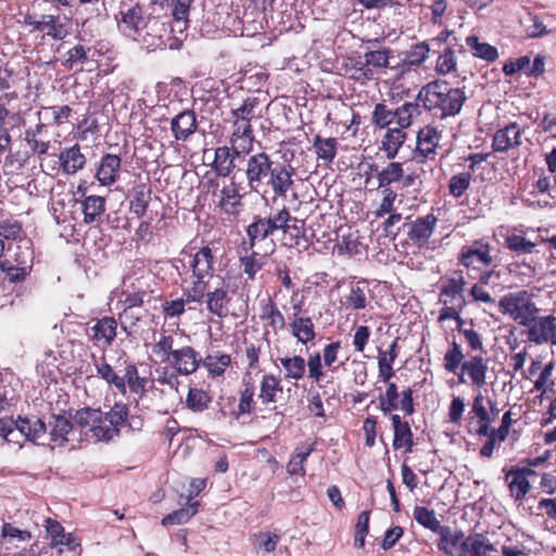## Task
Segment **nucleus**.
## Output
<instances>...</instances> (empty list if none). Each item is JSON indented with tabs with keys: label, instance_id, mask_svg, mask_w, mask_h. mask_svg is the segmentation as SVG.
Returning a JSON list of instances; mask_svg holds the SVG:
<instances>
[{
	"label": "nucleus",
	"instance_id": "1",
	"mask_svg": "<svg viewBox=\"0 0 556 556\" xmlns=\"http://www.w3.org/2000/svg\"><path fill=\"white\" fill-rule=\"evenodd\" d=\"M91 358L97 377L122 395H125L128 390L130 394L141 400L153 387L150 376H140L136 363L129 358L123 361L119 358L116 366H112L104 354L100 357L91 354Z\"/></svg>",
	"mask_w": 556,
	"mask_h": 556
},
{
	"label": "nucleus",
	"instance_id": "2",
	"mask_svg": "<svg viewBox=\"0 0 556 556\" xmlns=\"http://www.w3.org/2000/svg\"><path fill=\"white\" fill-rule=\"evenodd\" d=\"M416 100L433 116L444 119L460 113L467 96L464 89L437 79L421 87Z\"/></svg>",
	"mask_w": 556,
	"mask_h": 556
},
{
	"label": "nucleus",
	"instance_id": "3",
	"mask_svg": "<svg viewBox=\"0 0 556 556\" xmlns=\"http://www.w3.org/2000/svg\"><path fill=\"white\" fill-rule=\"evenodd\" d=\"M189 253L188 269L190 270V287L193 293L204 289L205 283L215 276L218 270L224 251L218 241H206Z\"/></svg>",
	"mask_w": 556,
	"mask_h": 556
},
{
	"label": "nucleus",
	"instance_id": "4",
	"mask_svg": "<svg viewBox=\"0 0 556 556\" xmlns=\"http://www.w3.org/2000/svg\"><path fill=\"white\" fill-rule=\"evenodd\" d=\"M227 181L219 184L218 178H211L207 180V190L212 197L216 199L215 205L220 213L237 217L243 208V192L242 184L236 180V176L228 177Z\"/></svg>",
	"mask_w": 556,
	"mask_h": 556
},
{
	"label": "nucleus",
	"instance_id": "5",
	"mask_svg": "<svg viewBox=\"0 0 556 556\" xmlns=\"http://www.w3.org/2000/svg\"><path fill=\"white\" fill-rule=\"evenodd\" d=\"M185 38L186 34H178L175 24L168 23L159 16H151L138 41L153 50H178Z\"/></svg>",
	"mask_w": 556,
	"mask_h": 556
},
{
	"label": "nucleus",
	"instance_id": "6",
	"mask_svg": "<svg viewBox=\"0 0 556 556\" xmlns=\"http://www.w3.org/2000/svg\"><path fill=\"white\" fill-rule=\"evenodd\" d=\"M498 308L503 315L509 316L520 326H530L539 314V308L533 302V294L527 290L510 292L498 301Z\"/></svg>",
	"mask_w": 556,
	"mask_h": 556
},
{
	"label": "nucleus",
	"instance_id": "7",
	"mask_svg": "<svg viewBox=\"0 0 556 556\" xmlns=\"http://www.w3.org/2000/svg\"><path fill=\"white\" fill-rule=\"evenodd\" d=\"M150 17L151 15H146L144 7L139 1L119 0L115 21L123 35L134 40H139Z\"/></svg>",
	"mask_w": 556,
	"mask_h": 556
},
{
	"label": "nucleus",
	"instance_id": "8",
	"mask_svg": "<svg viewBox=\"0 0 556 556\" xmlns=\"http://www.w3.org/2000/svg\"><path fill=\"white\" fill-rule=\"evenodd\" d=\"M492 249L489 239H476L470 244L462 247L457 254V263L464 268V271L466 270L469 278L476 279L473 274L489 268L493 264Z\"/></svg>",
	"mask_w": 556,
	"mask_h": 556
},
{
	"label": "nucleus",
	"instance_id": "9",
	"mask_svg": "<svg viewBox=\"0 0 556 556\" xmlns=\"http://www.w3.org/2000/svg\"><path fill=\"white\" fill-rule=\"evenodd\" d=\"M75 424L88 428L97 442L109 443L119 437L118 431L104 418L101 408L84 407L76 410Z\"/></svg>",
	"mask_w": 556,
	"mask_h": 556
},
{
	"label": "nucleus",
	"instance_id": "10",
	"mask_svg": "<svg viewBox=\"0 0 556 556\" xmlns=\"http://www.w3.org/2000/svg\"><path fill=\"white\" fill-rule=\"evenodd\" d=\"M413 394L414 391L410 387L399 392L396 383H389L384 393L378 396L379 409L389 417L396 414V410H401L404 416H412L416 412Z\"/></svg>",
	"mask_w": 556,
	"mask_h": 556
},
{
	"label": "nucleus",
	"instance_id": "11",
	"mask_svg": "<svg viewBox=\"0 0 556 556\" xmlns=\"http://www.w3.org/2000/svg\"><path fill=\"white\" fill-rule=\"evenodd\" d=\"M239 399L236 404V397L229 396L227 401L231 404V409L227 410L226 406H220V413L224 417L239 420L243 416H250L255 413L257 392L256 386L251 377L243 376L241 388L238 392Z\"/></svg>",
	"mask_w": 556,
	"mask_h": 556
},
{
	"label": "nucleus",
	"instance_id": "12",
	"mask_svg": "<svg viewBox=\"0 0 556 556\" xmlns=\"http://www.w3.org/2000/svg\"><path fill=\"white\" fill-rule=\"evenodd\" d=\"M210 282L205 283L204 289H200L195 294L192 292L191 299L195 300V303H205L206 309L213 316L220 319L226 318L230 315V304L232 296L229 290L222 286L216 287L213 290L208 289Z\"/></svg>",
	"mask_w": 556,
	"mask_h": 556
},
{
	"label": "nucleus",
	"instance_id": "13",
	"mask_svg": "<svg viewBox=\"0 0 556 556\" xmlns=\"http://www.w3.org/2000/svg\"><path fill=\"white\" fill-rule=\"evenodd\" d=\"M244 175L249 188L252 191L258 192L267 180V176L271 173V167L275 162L270 155L265 151L250 153L245 157Z\"/></svg>",
	"mask_w": 556,
	"mask_h": 556
},
{
	"label": "nucleus",
	"instance_id": "14",
	"mask_svg": "<svg viewBox=\"0 0 556 556\" xmlns=\"http://www.w3.org/2000/svg\"><path fill=\"white\" fill-rule=\"evenodd\" d=\"M229 146L217 147L214 151V160L211 164L212 169L215 172L217 177L227 178L230 177L236 168V160L244 159L250 154L249 151L240 148L232 141H229Z\"/></svg>",
	"mask_w": 556,
	"mask_h": 556
},
{
	"label": "nucleus",
	"instance_id": "15",
	"mask_svg": "<svg viewBox=\"0 0 556 556\" xmlns=\"http://www.w3.org/2000/svg\"><path fill=\"white\" fill-rule=\"evenodd\" d=\"M466 285L467 281L464 269L453 270L451 275L442 278L439 302L443 305L457 303V305H459V309H463L466 304L464 299Z\"/></svg>",
	"mask_w": 556,
	"mask_h": 556
},
{
	"label": "nucleus",
	"instance_id": "16",
	"mask_svg": "<svg viewBox=\"0 0 556 556\" xmlns=\"http://www.w3.org/2000/svg\"><path fill=\"white\" fill-rule=\"evenodd\" d=\"M91 323L93 325L87 329V336L93 346L103 349L112 346L117 336V319L114 316H103L92 319Z\"/></svg>",
	"mask_w": 556,
	"mask_h": 556
},
{
	"label": "nucleus",
	"instance_id": "17",
	"mask_svg": "<svg viewBox=\"0 0 556 556\" xmlns=\"http://www.w3.org/2000/svg\"><path fill=\"white\" fill-rule=\"evenodd\" d=\"M505 482L507 484L509 495L515 502H522L531 490L529 476L535 475L530 467L513 466L505 470Z\"/></svg>",
	"mask_w": 556,
	"mask_h": 556
},
{
	"label": "nucleus",
	"instance_id": "18",
	"mask_svg": "<svg viewBox=\"0 0 556 556\" xmlns=\"http://www.w3.org/2000/svg\"><path fill=\"white\" fill-rule=\"evenodd\" d=\"M295 174V168L290 163L275 162L264 186L270 188L276 197L285 198L293 188Z\"/></svg>",
	"mask_w": 556,
	"mask_h": 556
},
{
	"label": "nucleus",
	"instance_id": "19",
	"mask_svg": "<svg viewBox=\"0 0 556 556\" xmlns=\"http://www.w3.org/2000/svg\"><path fill=\"white\" fill-rule=\"evenodd\" d=\"M523 130L517 122H509L498 128L492 137V149L496 153H507L522 144Z\"/></svg>",
	"mask_w": 556,
	"mask_h": 556
},
{
	"label": "nucleus",
	"instance_id": "20",
	"mask_svg": "<svg viewBox=\"0 0 556 556\" xmlns=\"http://www.w3.org/2000/svg\"><path fill=\"white\" fill-rule=\"evenodd\" d=\"M257 401L265 408H276V403L283 393L282 379L273 372L262 375L256 387Z\"/></svg>",
	"mask_w": 556,
	"mask_h": 556
},
{
	"label": "nucleus",
	"instance_id": "21",
	"mask_svg": "<svg viewBox=\"0 0 556 556\" xmlns=\"http://www.w3.org/2000/svg\"><path fill=\"white\" fill-rule=\"evenodd\" d=\"M493 417L484 406V396L481 392L475 395L468 418V432L477 437L489 434Z\"/></svg>",
	"mask_w": 556,
	"mask_h": 556
},
{
	"label": "nucleus",
	"instance_id": "22",
	"mask_svg": "<svg viewBox=\"0 0 556 556\" xmlns=\"http://www.w3.org/2000/svg\"><path fill=\"white\" fill-rule=\"evenodd\" d=\"M200 353L191 345L177 348L168 359V364L181 376L194 374L201 365Z\"/></svg>",
	"mask_w": 556,
	"mask_h": 556
},
{
	"label": "nucleus",
	"instance_id": "23",
	"mask_svg": "<svg viewBox=\"0 0 556 556\" xmlns=\"http://www.w3.org/2000/svg\"><path fill=\"white\" fill-rule=\"evenodd\" d=\"M438 224V217L430 213L422 217H417L409 224L407 237L412 243L419 248H426L429 245V240L434 232Z\"/></svg>",
	"mask_w": 556,
	"mask_h": 556
},
{
	"label": "nucleus",
	"instance_id": "24",
	"mask_svg": "<svg viewBox=\"0 0 556 556\" xmlns=\"http://www.w3.org/2000/svg\"><path fill=\"white\" fill-rule=\"evenodd\" d=\"M258 309V317L266 329H270L275 334H277L286 328V317L279 309L277 303L270 296L260 300Z\"/></svg>",
	"mask_w": 556,
	"mask_h": 556
},
{
	"label": "nucleus",
	"instance_id": "25",
	"mask_svg": "<svg viewBox=\"0 0 556 556\" xmlns=\"http://www.w3.org/2000/svg\"><path fill=\"white\" fill-rule=\"evenodd\" d=\"M389 419L393 431V448L395 451L404 450L405 453H412L415 442L409 422L399 414L391 415Z\"/></svg>",
	"mask_w": 556,
	"mask_h": 556
},
{
	"label": "nucleus",
	"instance_id": "26",
	"mask_svg": "<svg viewBox=\"0 0 556 556\" xmlns=\"http://www.w3.org/2000/svg\"><path fill=\"white\" fill-rule=\"evenodd\" d=\"M441 132L435 126L427 125L420 128L416 136L415 156L424 159H432L437 154Z\"/></svg>",
	"mask_w": 556,
	"mask_h": 556
},
{
	"label": "nucleus",
	"instance_id": "27",
	"mask_svg": "<svg viewBox=\"0 0 556 556\" xmlns=\"http://www.w3.org/2000/svg\"><path fill=\"white\" fill-rule=\"evenodd\" d=\"M462 530H452L448 526H444V529L439 534L437 542L438 549L445 556H463L465 553L464 542H466Z\"/></svg>",
	"mask_w": 556,
	"mask_h": 556
},
{
	"label": "nucleus",
	"instance_id": "28",
	"mask_svg": "<svg viewBox=\"0 0 556 556\" xmlns=\"http://www.w3.org/2000/svg\"><path fill=\"white\" fill-rule=\"evenodd\" d=\"M122 159L114 153H105L101 156L96 170V178L103 187L114 185L119 178Z\"/></svg>",
	"mask_w": 556,
	"mask_h": 556
},
{
	"label": "nucleus",
	"instance_id": "29",
	"mask_svg": "<svg viewBox=\"0 0 556 556\" xmlns=\"http://www.w3.org/2000/svg\"><path fill=\"white\" fill-rule=\"evenodd\" d=\"M528 327V338L535 344H542L552 342L556 330V317L554 315H547L539 317L535 315V319Z\"/></svg>",
	"mask_w": 556,
	"mask_h": 556
},
{
	"label": "nucleus",
	"instance_id": "30",
	"mask_svg": "<svg viewBox=\"0 0 556 556\" xmlns=\"http://www.w3.org/2000/svg\"><path fill=\"white\" fill-rule=\"evenodd\" d=\"M37 31H46L53 40H64L71 34V18L53 14H43L41 24H37Z\"/></svg>",
	"mask_w": 556,
	"mask_h": 556
},
{
	"label": "nucleus",
	"instance_id": "31",
	"mask_svg": "<svg viewBox=\"0 0 556 556\" xmlns=\"http://www.w3.org/2000/svg\"><path fill=\"white\" fill-rule=\"evenodd\" d=\"M462 376L459 382H464V375H467L471 384L478 389H481L486 383L488 372V361L482 354L470 356L469 359L465 361L462 366Z\"/></svg>",
	"mask_w": 556,
	"mask_h": 556
},
{
	"label": "nucleus",
	"instance_id": "32",
	"mask_svg": "<svg viewBox=\"0 0 556 556\" xmlns=\"http://www.w3.org/2000/svg\"><path fill=\"white\" fill-rule=\"evenodd\" d=\"M197 129V116L192 110H184L170 121V131L177 141H187Z\"/></svg>",
	"mask_w": 556,
	"mask_h": 556
},
{
	"label": "nucleus",
	"instance_id": "33",
	"mask_svg": "<svg viewBox=\"0 0 556 556\" xmlns=\"http://www.w3.org/2000/svg\"><path fill=\"white\" fill-rule=\"evenodd\" d=\"M152 188L147 182H140L131 188L129 195V212L136 218H143L150 206Z\"/></svg>",
	"mask_w": 556,
	"mask_h": 556
},
{
	"label": "nucleus",
	"instance_id": "34",
	"mask_svg": "<svg viewBox=\"0 0 556 556\" xmlns=\"http://www.w3.org/2000/svg\"><path fill=\"white\" fill-rule=\"evenodd\" d=\"M50 443L52 447H63L70 442V433L74 429L72 420L64 415H52L49 421Z\"/></svg>",
	"mask_w": 556,
	"mask_h": 556
},
{
	"label": "nucleus",
	"instance_id": "35",
	"mask_svg": "<svg viewBox=\"0 0 556 556\" xmlns=\"http://www.w3.org/2000/svg\"><path fill=\"white\" fill-rule=\"evenodd\" d=\"M59 162L64 174L73 175L85 167L87 159L81 152L80 146L75 143L61 150Z\"/></svg>",
	"mask_w": 556,
	"mask_h": 556
},
{
	"label": "nucleus",
	"instance_id": "36",
	"mask_svg": "<svg viewBox=\"0 0 556 556\" xmlns=\"http://www.w3.org/2000/svg\"><path fill=\"white\" fill-rule=\"evenodd\" d=\"M47 125L39 122L35 127H29L24 132V141L34 155L40 160L48 153L51 141L42 138Z\"/></svg>",
	"mask_w": 556,
	"mask_h": 556
},
{
	"label": "nucleus",
	"instance_id": "37",
	"mask_svg": "<svg viewBox=\"0 0 556 556\" xmlns=\"http://www.w3.org/2000/svg\"><path fill=\"white\" fill-rule=\"evenodd\" d=\"M16 432L24 435L30 442L37 443L47 433V426L43 420L36 416H18L16 419Z\"/></svg>",
	"mask_w": 556,
	"mask_h": 556
},
{
	"label": "nucleus",
	"instance_id": "38",
	"mask_svg": "<svg viewBox=\"0 0 556 556\" xmlns=\"http://www.w3.org/2000/svg\"><path fill=\"white\" fill-rule=\"evenodd\" d=\"M465 553L463 556H497V548L483 533H471L464 542Z\"/></svg>",
	"mask_w": 556,
	"mask_h": 556
},
{
	"label": "nucleus",
	"instance_id": "39",
	"mask_svg": "<svg viewBox=\"0 0 556 556\" xmlns=\"http://www.w3.org/2000/svg\"><path fill=\"white\" fill-rule=\"evenodd\" d=\"M407 139V134L399 127H389L381 138L379 149L384 152L388 160L396 157L400 149Z\"/></svg>",
	"mask_w": 556,
	"mask_h": 556
},
{
	"label": "nucleus",
	"instance_id": "40",
	"mask_svg": "<svg viewBox=\"0 0 556 556\" xmlns=\"http://www.w3.org/2000/svg\"><path fill=\"white\" fill-rule=\"evenodd\" d=\"M232 131L229 136V141L235 142L250 153L253 151L255 136L252 127V122L240 121L231 118Z\"/></svg>",
	"mask_w": 556,
	"mask_h": 556
},
{
	"label": "nucleus",
	"instance_id": "41",
	"mask_svg": "<svg viewBox=\"0 0 556 556\" xmlns=\"http://www.w3.org/2000/svg\"><path fill=\"white\" fill-rule=\"evenodd\" d=\"M556 185V177L547 175L543 169L539 174L538 179L532 184V195H544V199L538 200L540 207H552L556 204V197L552 195L551 189Z\"/></svg>",
	"mask_w": 556,
	"mask_h": 556
},
{
	"label": "nucleus",
	"instance_id": "42",
	"mask_svg": "<svg viewBox=\"0 0 556 556\" xmlns=\"http://www.w3.org/2000/svg\"><path fill=\"white\" fill-rule=\"evenodd\" d=\"M291 334L301 344L313 343L316 339V329L313 319L308 316H296L289 324Z\"/></svg>",
	"mask_w": 556,
	"mask_h": 556
},
{
	"label": "nucleus",
	"instance_id": "43",
	"mask_svg": "<svg viewBox=\"0 0 556 556\" xmlns=\"http://www.w3.org/2000/svg\"><path fill=\"white\" fill-rule=\"evenodd\" d=\"M368 287L365 280L351 282L350 291L344 295L342 306L350 311H362L365 309L368 304L367 298Z\"/></svg>",
	"mask_w": 556,
	"mask_h": 556
},
{
	"label": "nucleus",
	"instance_id": "44",
	"mask_svg": "<svg viewBox=\"0 0 556 556\" xmlns=\"http://www.w3.org/2000/svg\"><path fill=\"white\" fill-rule=\"evenodd\" d=\"M283 245L295 248L298 250H307L311 240L306 237L305 220L295 217V222L289 225L285 236H282Z\"/></svg>",
	"mask_w": 556,
	"mask_h": 556
},
{
	"label": "nucleus",
	"instance_id": "45",
	"mask_svg": "<svg viewBox=\"0 0 556 556\" xmlns=\"http://www.w3.org/2000/svg\"><path fill=\"white\" fill-rule=\"evenodd\" d=\"M15 262L16 264L9 260L0 261V270L4 274L3 280L10 283L23 282L30 274L31 266L26 260L16 256Z\"/></svg>",
	"mask_w": 556,
	"mask_h": 556
},
{
	"label": "nucleus",
	"instance_id": "46",
	"mask_svg": "<svg viewBox=\"0 0 556 556\" xmlns=\"http://www.w3.org/2000/svg\"><path fill=\"white\" fill-rule=\"evenodd\" d=\"M201 364L206 369L210 378H219L224 376L226 370L231 366V355L217 351L207 354L202 358Z\"/></svg>",
	"mask_w": 556,
	"mask_h": 556
},
{
	"label": "nucleus",
	"instance_id": "47",
	"mask_svg": "<svg viewBox=\"0 0 556 556\" xmlns=\"http://www.w3.org/2000/svg\"><path fill=\"white\" fill-rule=\"evenodd\" d=\"M312 143L317 160L323 161L325 165L332 164L338 153L339 142L337 138H324L317 134L314 136Z\"/></svg>",
	"mask_w": 556,
	"mask_h": 556
},
{
	"label": "nucleus",
	"instance_id": "48",
	"mask_svg": "<svg viewBox=\"0 0 556 556\" xmlns=\"http://www.w3.org/2000/svg\"><path fill=\"white\" fill-rule=\"evenodd\" d=\"M192 287L184 289L182 296L175 300L163 301L161 308L165 319H179L186 312V305L189 303H195V300L191 299Z\"/></svg>",
	"mask_w": 556,
	"mask_h": 556
},
{
	"label": "nucleus",
	"instance_id": "49",
	"mask_svg": "<svg viewBox=\"0 0 556 556\" xmlns=\"http://www.w3.org/2000/svg\"><path fill=\"white\" fill-rule=\"evenodd\" d=\"M167 5L172 10L173 21L177 27V33L180 35L186 34L189 27V13L191 4L194 0H166Z\"/></svg>",
	"mask_w": 556,
	"mask_h": 556
},
{
	"label": "nucleus",
	"instance_id": "50",
	"mask_svg": "<svg viewBox=\"0 0 556 556\" xmlns=\"http://www.w3.org/2000/svg\"><path fill=\"white\" fill-rule=\"evenodd\" d=\"M106 208V199L101 195H87L81 201L84 223L89 225L99 220Z\"/></svg>",
	"mask_w": 556,
	"mask_h": 556
},
{
	"label": "nucleus",
	"instance_id": "51",
	"mask_svg": "<svg viewBox=\"0 0 556 556\" xmlns=\"http://www.w3.org/2000/svg\"><path fill=\"white\" fill-rule=\"evenodd\" d=\"M314 450L315 442L308 444L307 446H298L291 454V457L287 464V472L290 476L304 477L306 475L305 463Z\"/></svg>",
	"mask_w": 556,
	"mask_h": 556
},
{
	"label": "nucleus",
	"instance_id": "52",
	"mask_svg": "<svg viewBox=\"0 0 556 556\" xmlns=\"http://www.w3.org/2000/svg\"><path fill=\"white\" fill-rule=\"evenodd\" d=\"M213 402V396L208 391L198 387H189L186 396V407L192 413L199 414L207 410Z\"/></svg>",
	"mask_w": 556,
	"mask_h": 556
},
{
	"label": "nucleus",
	"instance_id": "53",
	"mask_svg": "<svg viewBox=\"0 0 556 556\" xmlns=\"http://www.w3.org/2000/svg\"><path fill=\"white\" fill-rule=\"evenodd\" d=\"M279 362L286 380L300 381L305 377L306 361L301 355L280 357Z\"/></svg>",
	"mask_w": 556,
	"mask_h": 556
},
{
	"label": "nucleus",
	"instance_id": "54",
	"mask_svg": "<svg viewBox=\"0 0 556 556\" xmlns=\"http://www.w3.org/2000/svg\"><path fill=\"white\" fill-rule=\"evenodd\" d=\"M420 102H404L393 110L394 122L399 128L407 129L412 126L413 119L421 114Z\"/></svg>",
	"mask_w": 556,
	"mask_h": 556
},
{
	"label": "nucleus",
	"instance_id": "55",
	"mask_svg": "<svg viewBox=\"0 0 556 556\" xmlns=\"http://www.w3.org/2000/svg\"><path fill=\"white\" fill-rule=\"evenodd\" d=\"M25 236L23 224L13 215H4L0 212V238L5 240H22Z\"/></svg>",
	"mask_w": 556,
	"mask_h": 556
},
{
	"label": "nucleus",
	"instance_id": "56",
	"mask_svg": "<svg viewBox=\"0 0 556 556\" xmlns=\"http://www.w3.org/2000/svg\"><path fill=\"white\" fill-rule=\"evenodd\" d=\"M466 46L470 49L475 58L482 59L486 62H494L498 58L496 47L486 42H480L479 37L476 35L466 38Z\"/></svg>",
	"mask_w": 556,
	"mask_h": 556
},
{
	"label": "nucleus",
	"instance_id": "57",
	"mask_svg": "<svg viewBox=\"0 0 556 556\" xmlns=\"http://www.w3.org/2000/svg\"><path fill=\"white\" fill-rule=\"evenodd\" d=\"M404 178V167L401 162H389L378 173V188H391V185L401 182Z\"/></svg>",
	"mask_w": 556,
	"mask_h": 556
},
{
	"label": "nucleus",
	"instance_id": "58",
	"mask_svg": "<svg viewBox=\"0 0 556 556\" xmlns=\"http://www.w3.org/2000/svg\"><path fill=\"white\" fill-rule=\"evenodd\" d=\"M200 502L187 503V507L179 508L164 516L161 525L164 527L187 523L199 510Z\"/></svg>",
	"mask_w": 556,
	"mask_h": 556
},
{
	"label": "nucleus",
	"instance_id": "59",
	"mask_svg": "<svg viewBox=\"0 0 556 556\" xmlns=\"http://www.w3.org/2000/svg\"><path fill=\"white\" fill-rule=\"evenodd\" d=\"M104 418L114 427L121 435V429L128 424L129 406L123 401H116L108 412H103Z\"/></svg>",
	"mask_w": 556,
	"mask_h": 556
},
{
	"label": "nucleus",
	"instance_id": "60",
	"mask_svg": "<svg viewBox=\"0 0 556 556\" xmlns=\"http://www.w3.org/2000/svg\"><path fill=\"white\" fill-rule=\"evenodd\" d=\"M258 108V98L248 97L243 100L240 106L231 109L230 117L240 121L252 122L253 119L261 117V113L257 112Z\"/></svg>",
	"mask_w": 556,
	"mask_h": 556
},
{
	"label": "nucleus",
	"instance_id": "61",
	"mask_svg": "<svg viewBox=\"0 0 556 556\" xmlns=\"http://www.w3.org/2000/svg\"><path fill=\"white\" fill-rule=\"evenodd\" d=\"M130 288L131 289L124 290L122 293L124 296V300L122 301L124 308H139L150 302L151 292L148 289L136 287L134 283Z\"/></svg>",
	"mask_w": 556,
	"mask_h": 556
},
{
	"label": "nucleus",
	"instance_id": "62",
	"mask_svg": "<svg viewBox=\"0 0 556 556\" xmlns=\"http://www.w3.org/2000/svg\"><path fill=\"white\" fill-rule=\"evenodd\" d=\"M413 516L420 526L437 534H440L444 529V526L441 525L433 509H429L425 506H416Z\"/></svg>",
	"mask_w": 556,
	"mask_h": 556
},
{
	"label": "nucleus",
	"instance_id": "63",
	"mask_svg": "<svg viewBox=\"0 0 556 556\" xmlns=\"http://www.w3.org/2000/svg\"><path fill=\"white\" fill-rule=\"evenodd\" d=\"M465 362V355L463 353L462 345L453 340L448 344V349L444 354V369L448 372L455 374Z\"/></svg>",
	"mask_w": 556,
	"mask_h": 556
},
{
	"label": "nucleus",
	"instance_id": "64",
	"mask_svg": "<svg viewBox=\"0 0 556 556\" xmlns=\"http://www.w3.org/2000/svg\"><path fill=\"white\" fill-rule=\"evenodd\" d=\"M90 50V48H87L84 45H75L66 51L62 65L68 71L76 70L78 65L81 66L88 61V53Z\"/></svg>",
	"mask_w": 556,
	"mask_h": 556
}]
</instances>
